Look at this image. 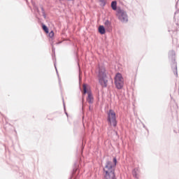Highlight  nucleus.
I'll return each instance as SVG.
<instances>
[{"mask_svg":"<svg viewBox=\"0 0 179 179\" xmlns=\"http://www.w3.org/2000/svg\"><path fill=\"white\" fill-rule=\"evenodd\" d=\"M104 179H115V169L113 168V162L107 161L103 167Z\"/></svg>","mask_w":179,"mask_h":179,"instance_id":"1","label":"nucleus"},{"mask_svg":"<svg viewBox=\"0 0 179 179\" xmlns=\"http://www.w3.org/2000/svg\"><path fill=\"white\" fill-rule=\"evenodd\" d=\"M98 79L102 87H107L108 80H107V73H106V68L103 66L99 68Z\"/></svg>","mask_w":179,"mask_h":179,"instance_id":"2","label":"nucleus"},{"mask_svg":"<svg viewBox=\"0 0 179 179\" xmlns=\"http://www.w3.org/2000/svg\"><path fill=\"white\" fill-rule=\"evenodd\" d=\"M169 58L172 63V69L174 75L178 76V71H177V62H176V52L171 50L169 52Z\"/></svg>","mask_w":179,"mask_h":179,"instance_id":"3","label":"nucleus"},{"mask_svg":"<svg viewBox=\"0 0 179 179\" xmlns=\"http://www.w3.org/2000/svg\"><path fill=\"white\" fill-rule=\"evenodd\" d=\"M116 16H117L119 20H120L122 23H128V14L127 13V11L122 8L120 7L117 8Z\"/></svg>","mask_w":179,"mask_h":179,"instance_id":"4","label":"nucleus"},{"mask_svg":"<svg viewBox=\"0 0 179 179\" xmlns=\"http://www.w3.org/2000/svg\"><path fill=\"white\" fill-rule=\"evenodd\" d=\"M115 85L119 90L124 87V78L120 73H117L115 77Z\"/></svg>","mask_w":179,"mask_h":179,"instance_id":"5","label":"nucleus"},{"mask_svg":"<svg viewBox=\"0 0 179 179\" xmlns=\"http://www.w3.org/2000/svg\"><path fill=\"white\" fill-rule=\"evenodd\" d=\"M108 122L110 125L117 127V117L115 116V112L113 110H110L108 113Z\"/></svg>","mask_w":179,"mask_h":179,"instance_id":"6","label":"nucleus"},{"mask_svg":"<svg viewBox=\"0 0 179 179\" xmlns=\"http://www.w3.org/2000/svg\"><path fill=\"white\" fill-rule=\"evenodd\" d=\"M86 93H87V94H88V96L87 98V101H88V103L90 104H93V101H94V99L93 98V95H92L91 92H87V86L86 85V84H84L83 85V96H85V94H86Z\"/></svg>","mask_w":179,"mask_h":179,"instance_id":"7","label":"nucleus"},{"mask_svg":"<svg viewBox=\"0 0 179 179\" xmlns=\"http://www.w3.org/2000/svg\"><path fill=\"white\" fill-rule=\"evenodd\" d=\"M78 163L75 164V167L73 169V176L71 178L76 179L78 177L76 176L77 173H79V169L78 168Z\"/></svg>","mask_w":179,"mask_h":179,"instance_id":"8","label":"nucleus"},{"mask_svg":"<svg viewBox=\"0 0 179 179\" xmlns=\"http://www.w3.org/2000/svg\"><path fill=\"white\" fill-rule=\"evenodd\" d=\"M111 8L113 9V10H116V13H117V10H118V8H117V1H113L111 2Z\"/></svg>","mask_w":179,"mask_h":179,"instance_id":"9","label":"nucleus"},{"mask_svg":"<svg viewBox=\"0 0 179 179\" xmlns=\"http://www.w3.org/2000/svg\"><path fill=\"white\" fill-rule=\"evenodd\" d=\"M99 32L100 34H106V28H104V26L100 25L99 27Z\"/></svg>","mask_w":179,"mask_h":179,"instance_id":"10","label":"nucleus"},{"mask_svg":"<svg viewBox=\"0 0 179 179\" xmlns=\"http://www.w3.org/2000/svg\"><path fill=\"white\" fill-rule=\"evenodd\" d=\"M132 174H133L134 177H135V178H138V169H134L132 171Z\"/></svg>","mask_w":179,"mask_h":179,"instance_id":"11","label":"nucleus"},{"mask_svg":"<svg viewBox=\"0 0 179 179\" xmlns=\"http://www.w3.org/2000/svg\"><path fill=\"white\" fill-rule=\"evenodd\" d=\"M106 27L110 28L111 27V22H110V20H107L105 23H104Z\"/></svg>","mask_w":179,"mask_h":179,"instance_id":"12","label":"nucleus"},{"mask_svg":"<svg viewBox=\"0 0 179 179\" xmlns=\"http://www.w3.org/2000/svg\"><path fill=\"white\" fill-rule=\"evenodd\" d=\"M42 29L45 31V33H47V34L48 33V27H47V25L43 24Z\"/></svg>","mask_w":179,"mask_h":179,"instance_id":"13","label":"nucleus"},{"mask_svg":"<svg viewBox=\"0 0 179 179\" xmlns=\"http://www.w3.org/2000/svg\"><path fill=\"white\" fill-rule=\"evenodd\" d=\"M113 163H114V165L112 164L113 169H114L117 166V158L115 157L113 158Z\"/></svg>","mask_w":179,"mask_h":179,"instance_id":"14","label":"nucleus"},{"mask_svg":"<svg viewBox=\"0 0 179 179\" xmlns=\"http://www.w3.org/2000/svg\"><path fill=\"white\" fill-rule=\"evenodd\" d=\"M49 37L50 38H52V37H54V31H51L50 33H49Z\"/></svg>","mask_w":179,"mask_h":179,"instance_id":"15","label":"nucleus"},{"mask_svg":"<svg viewBox=\"0 0 179 179\" xmlns=\"http://www.w3.org/2000/svg\"><path fill=\"white\" fill-rule=\"evenodd\" d=\"M42 13L44 19H47V15H45V13Z\"/></svg>","mask_w":179,"mask_h":179,"instance_id":"16","label":"nucleus"},{"mask_svg":"<svg viewBox=\"0 0 179 179\" xmlns=\"http://www.w3.org/2000/svg\"><path fill=\"white\" fill-rule=\"evenodd\" d=\"M42 13H45V11L44 10V8L41 7Z\"/></svg>","mask_w":179,"mask_h":179,"instance_id":"17","label":"nucleus"},{"mask_svg":"<svg viewBox=\"0 0 179 179\" xmlns=\"http://www.w3.org/2000/svg\"><path fill=\"white\" fill-rule=\"evenodd\" d=\"M52 52H55V48L54 47L52 48Z\"/></svg>","mask_w":179,"mask_h":179,"instance_id":"18","label":"nucleus"},{"mask_svg":"<svg viewBox=\"0 0 179 179\" xmlns=\"http://www.w3.org/2000/svg\"><path fill=\"white\" fill-rule=\"evenodd\" d=\"M178 5H179V0H178V1H177V3H176V6L177 7V6H178Z\"/></svg>","mask_w":179,"mask_h":179,"instance_id":"19","label":"nucleus"},{"mask_svg":"<svg viewBox=\"0 0 179 179\" xmlns=\"http://www.w3.org/2000/svg\"><path fill=\"white\" fill-rule=\"evenodd\" d=\"M55 67L57 73H58V71L57 70V66H55Z\"/></svg>","mask_w":179,"mask_h":179,"instance_id":"20","label":"nucleus"},{"mask_svg":"<svg viewBox=\"0 0 179 179\" xmlns=\"http://www.w3.org/2000/svg\"><path fill=\"white\" fill-rule=\"evenodd\" d=\"M101 2H102V3H103V2L106 1V0H100Z\"/></svg>","mask_w":179,"mask_h":179,"instance_id":"21","label":"nucleus"},{"mask_svg":"<svg viewBox=\"0 0 179 179\" xmlns=\"http://www.w3.org/2000/svg\"><path fill=\"white\" fill-rule=\"evenodd\" d=\"M37 12H40V10H38V8L36 9Z\"/></svg>","mask_w":179,"mask_h":179,"instance_id":"22","label":"nucleus"},{"mask_svg":"<svg viewBox=\"0 0 179 179\" xmlns=\"http://www.w3.org/2000/svg\"><path fill=\"white\" fill-rule=\"evenodd\" d=\"M67 1H74V0H67Z\"/></svg>","mask_w":179,"mask_h":179,"instance_id":"23","label":"nucleus"}]
</instances>
